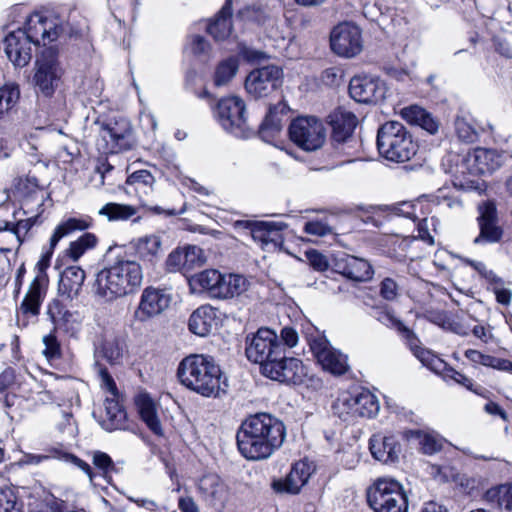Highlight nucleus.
Returning a JSON list of instances; mask_svg holds the SVG:
<instances>
[{
    "instance_id": "obj_1",
    "label": "nucleus",
    "mask_w": 512,
    "mask_h": 512,
    "mask_svg": "<svg viewBox=\"0 0 512 512\" xmlns=\"http://www.w3.org/2000/svg\"><path fill=\"white\" fill-rule=\"evenodd\" d=\"M285 438L284 423L265 412L248 416L241 423L236 435L239 452L251 461L270 458L282 446Z\"/></svg>"
},
{
    "instance_id": "obj_2",
    "label": "nucleus",
    "mask_w": 512,
    "mask_h": 512,
    "mask_svg": "<svg viewBox=\"0 0 512 512\" xmlns=\"http://www.w3.org/2000/svg\"><path fill=\"white\" fill-rule=\"evenodd\" d=\"M177 376L182 385L203 397H220L228 388L227 378L209 355L186 356L178 366Z\"/></svg>"
},
{
    "instance_id": "obj_3",
    "label": "nucleus",
    "mask_w": 512,
    "mask_h": 512,
    "mask_svg": "<svg viewBox=\"0 0 512 512\" xmlns=\"http://www.w3.org/2000/svg\"><path fill=\"white\" fill-rule=\"evenodd\" d=\"M143 281L141 265L134 260H118L100 270L95 277L93 290L97 296L113 301L135 293Z\"/></svg>"
},
{
    "instance_id": "obj_4",
    "label": "nucleus",
    "mask_w": 512,
    "mask_h": 512,
    "mask_svg": "<svg viewBox=\"0 0 512 512\" xmlns=\"http://www.w3.org/2000/svg\"><path fill=\"white\" fill-rule=\"evenodd\" d=\"M369 314L386 327L397 330L421 363L443 380H446L448 364L431 351L422 348L420 340L415 333L406 327L390 308L386 305L372 306Z\"/></svg>"
},
{
    "instance_id": "obj_5",
    "label": "nucleus",
    "mask_w": 512,
    "mask_h": 512,
    "mask_svg": "<svg viewBox=\"0 0 512 512\" xmlns=\"http://www.w3.org/2000/svg\"><path fill=\"white\" fill-rule=\"evenodd\" d=\"M373 512H408V496L403 485L388 477L376 479L366 491Z\"/></svg>"
},
{
    "instance_id": "obj_6",
    "label": "nucleus",
    "mask_w": 512,
    "mask_h": 512,
    "mask_svg": "<svg viewBox=\"0 0 512 512\" xmlns=\"http://www.w3.org/2000/svg\"><path fill=\"white\" fill-rule=\"evenodd\" d=\"M193 284L206 291L210 297L227 299L245 292L249 282L242 275H224L215 269H207L192 278Z\"/></svg>"
},
{
    "instance_id": "obj_7",
    "label": "nucleus",
    "mask_w": 512,
    "mask_h": 512,
    "mask_svg": "<svg viewBox=\"0 0 512 512\" xmlns=\"http://www.w3.org/2000/svg\"><path fill=\"white\" fill-rule=\"evenodd\" d=\"M124 348L123 339L113 333L105 334L94 348V370L100 377L102 386L112 395L117 393L116 383L101 361L105 360L111 366L120 364Z\"/></svg>"
},
{
    "instance_id": "obj_8",
    "label": "nucleus",
    "mask_w": 512,
    "mask_h": 512,
    "mask_svg": "<svg viewBox=\"0 0 512 512\" xmlns=\"http://www.w3.org/2000/svg\"><path fill=\"white\" fill-rule=\"evenodd\" d=\"M284 345L277 334L269 328H260L251 337L246 338L245 353L251 362L260 365L261 373L270 361L283 357Z\"/></svg>"
},
{
    "instance_id": "obj_9",
    "label": "nucleus",
    "mask_w": 512,
    "mask_h": 512,
    "mask_svg": "<svg viewBox=\"0 0 512 512\" xmlns=\"http://www.w3.org/2000/svg\"><path fill=\"white\" fill-rule=\"evenodd\" d=\"M377 148L386 160L401 163L415 155L417 145L406 130H377Z\"/></svg>"
},
{
    "instance_id": "obj_10",
    "label": "nucleus",
    "mask_w": 512,
    "mask_h": 512,
    "mask_svg": "<svg viewBox=\"0 0 512 512\" xmlns=\"http://www.w3.org/2000/svg\"><path fill=\"white\" fill-rule=\"evenodd\" d=\"M63 73L57 50L45 48L35 61L33 83L39 92L50 97L59 86Z\"/></svg>"
},
{
    "instance_id": "obj_11",
    "label": "nucleus",
    "mask_w": 512,
    "mask_h": 512,
    "mask_svg": "<svg viewBox=\"0 0 512 512\" xmlns=\"http://www.w3.org/2000/svg\"><path fill=\"white\" fill-rule=\"evenodd\" d=\"M288 128H322V121L315 115L292 116V111L287 104L279 102L271 105L258 128H282L288 124Z\"/></svg>"
},
{
    "instance_id": "obj_12",
    "label": "nucleus",
    "mask_w": 512,
    "mask_h": 512,
    "mask_svg": "<svg viewBox=\"0 0 512 512\" xmlns=\"http://www.w3.org/2000/svg\"><path fill=\"white\" fill-rule=\"evenodd\" d=\"M282 70L275 65L252 70L245 79V89L255 99L267 97L282 83Z\"/></svg>"
},
{
    "instance_id": "obj_13",
    "label": "nucleus",
    "mask_w": 512,
    "mask_h": 512,
    "mask_svg": "<svg viewBox=\"0 0 512 512\" xmlns=\"http://www.w3.org/2000/svg\"><path fill=\"white\" fill-rule=\"evenodd\" d=\"M387 88L376 76L356 75L349 82V94L352 99L364 104H377L385 99Z\"/></svg>"
},
{
    "instance_id": "obj_14",
    "label": "nucleus",
    "mask_w": 512,
    "mask_h": 512,
    "mask_svg": "<svg viewBox=\"0 0 512 512\" xmlns=\"http://www.w3.org/2000/svg\"><path fill=\"white\" fill-rule=\"evenodd\" d=\"M310 349L322 368L333 375H343L348 370L347 357L334 349L324 336L309 339Z\"/></svg>"
},
{
    "instance_id": "obj_15",
    "label": "nucleus",
    "mask_w": 512,
    "mask_h": 512,
    "mask_svg": "<svg viewBox=\"0 0 512 512\" xmlns=\"http://www.w3.org/2000/svg\"><path fill=\"white\" fill-rule=\"evenodd\" d=\"M504 163L503 154L494 149L476 148L472 153H468L460 165H457L461 173L468 170L472 176L486 173H493Z\"/></svg>"
},
{
    "instance_id": "obj_16",
    "label": "nucleus",
    "mask_w": 512,
    "mask_h": 512,
    "mask_svg": "<svg viewBox=\"0 0 512 512\" xmlns=\"http://www.w3.org/2000/svg\"><path fill=\"white\" fill-rule=\"evenodd\" d=\"M330 45L337 55L354 57L362 51L361 31L354 24L341 23L332 30Z\"/></svg>"
},
{
    "instance_id": "obj_17",
    "label": "nucleus",
    "mask_w": 512,
    "mask_h": 512,
    "mask_svg": "<svg viewBox=\"0 0 512 512\" xmlns=\"http://www.w3.org/2000/svg\"><path fill=\"white\" fill-rule=\"evenodd\" d=\"M264 376L287 384H301L306 376V370L301 360L294 357H286L285 351L280 359L266 364Z\"/></svg>"
},
{
    "instance_id": "obj_18",
    "label": "nucleus",
    "mask_w": 512,
    "mask_h": 512,
    "mask_svg": "<svg viewBox=\"0 0 512 512\" xmlns=\"http://www.w3.org/2000/svg\"><path fill=\"white\" fill-rule=\"evenodd\" d=\"M479 216L477 218L480 233L474 239L475 244L499 242L503 235L502 228L498 225L496 206L487 201L478 205Z\"/></svg>"
},
{
    "instance_id": "obj_19",
    "label": "nucleus",
    "mask_w": 512,
    "mask_h": 512,
    "mask_svg": "<svg viewBox=\"0 0 512 512\" xmlns=\"http://www.w3.org/2000/svg\"><path fill=\"white\" fill-rule=\"evenodd\" d=\"M172 301V297L165 290L147 287L142 291L135 317L145 322L165 311Z\"/></svg>"
},
{
    "instance_id": "obj_20",
    "label": "nucleus",
    "mask_w": 512,
    "mask_h": 512,
    "mask_svg": "<svg viewBox=\"0 0 512 512\" xmlns=\"http://www.w3.org/2000/svg\"><path fill=\"white\" fill-rule=\"evenodd\" d=\"M333 269L335 272L356 282L368 281L374 274L373 268L367 260L345 253L334 256Z\"/></svg>"
},
{
    "instance_id": "obj_21",
    "label": "nucleus",
    "mask_w": 512,
    "mask_h": 512,
    "mask_svg": "<svg viewBox=\"0 0 512 512\" xmlns=\"http://www.w3.org/2000/svg\"><path fill=\"white\" fill-rule=\"evenodd\" d=\"M196 487L201 499L211 507H223L229 498L227 484L215 473L200 477Z\"/></svg>"
},
{
    "instance_id": "obj_22",
    "label": "nucleus",
    "mask_w": 512,
    "mask_h": 512,
    "mask_svg": "<svg viewBox=\"0 0 512 512\" xmlns=\"http://www.w3.org/2000/svg\"><path fill=\"white\" fill-rule=\"evenodd\" d=\"M62 30L63 28L54 23V21L40 14H34L29 17L26 30L23 31L26 33L31 45L43 44L45 46L47 43L56 40Z\"/></svg>"
},
{
    "instance_id": "obj_23",
    "label": "nucleus",
    "mask_w": 512,
    "mask_h": 512,
    "mask_svg": "<svg viewBox=\"0 0 512 512\" xmlns=\"http://www.w3.org/2000/svg\"><path fill=\"white\" fill-rule=\"evenodd\" d=\"M312 471L313 469L308 462H296L286 477L273 480L271 487L276 493L298 494L301 488L308 482Z\"/></svg>"
},
{
    "instance_id": "obj_24",
    "label": "nucleus",
    "mask_w": 512,
    "mask_h": 512,
    "mask_svg": "<svg viewBox=\"0 0 512 512\" xmlns=\"http://www.w3.org/2000/svg\"><path fill=\"white\" fill-rule=\"evenodd\" d=\"M4 51L16 67H24L31 60V43L21 29L13 31L5 37Z\"/></svg>"
},
{
    "instance_id": "obj_25",
    "label": "nucleus",
    "mask_w": 512,
    "mask_h": 512,
    "mask_svg": "<svg viewBox=\"0 0 512 512\" xmlns=\"http://www.w3.org/2000/svg\"><path fill=\"white\" fill-rule=\"evenodd\" d=\"M216 116L223 126L240 128L246 122V106L243 99L238 96L222 98L217 103Z\"/></svg>"
},
{
    "instance_id": "obj_26",
    "label": "nucleus",
    "mask_w": 512,
    "mask_h": 512,
    "mask_svg": "<svg viewBox=\"0 0 512 512\" xmlns=\"http://www.w3.org/2000/svg\"><path fill=\"white\" fill-rule=\"evenodd\" d=\"M369 449L376 460L388 464L398 461L401 445L394 435L379 433L370 438Z\"/></svg>"
},
{
    "instance_id": "obj_27",
    "label": "nucleus",
    "mask_w": 512,
    "mask_h": 512,
    "mask_svg": "<svg viewBox=\"0 0 512 512\" xmlns=\"http://www.w3.org/2000/svg\"><path fill=\"white\" fill-rule=\"evenodd\" d=\"M92 220L89 217H83V218H68L67 220L61 222L54 230V233L52 234L50 238V252L45 254L42 259L38 262L39 268L42 270L43 268L47 267L49 265V260L52 255L53 249L56 247L58 242L76 232V231H82L91 226Z\"/></svg>"
},
{
    "instance_id": "obj_28",
    "label": "nucleus",
    "mask_w": 512,
    "mask_h": 512,
    "mask_svg": "<svg viewBox=\"0 0 512 512\" xmlns=\"http://www.w3.org/2000/svg\"><path fill=\"white\" fill-rule=\"evenodd\" d=\"M135 405L141 420L149 430L157 436H163L164 432L159 418V405L147 393L137 395Z\"/></svg>"
},
{
    "instance_id": "obj_29",
    "label": "nucleus",
    "mask_w": 512,
    "mask_h": 512,
    "mask_svg": "<svg viewBox=\"0 0 512 512\" xmlns=\"http://www.w3.org/2000/svg\"><path fill=\"white\" fill-rule=\"evenodd\" d=\"M85 272L78 266H69L60 275L58 292L67 299L76 298L83 286Z\"/></svg>"
},
{
    "instance_id": "obj_30",
    "label": "nucleus",
    "mask_w": 512,
    "mask_h": 512,
    "mask_svg": "<svg viewBox=\"0 0 512 512\" xmlns=\"http://www.w3.org/2000/svg\"><path fill=\"white\" fill-rule=\"evenodd\" d=\"M137 257L155 265L162 256V240L157 235H146L132 242Z\"/></svg>"
},
{
    "instance_id": "obj_31",
    "label": "nucleus",
    "mask_w": 512,
    "mask_h": 512,
    "mask_svg": "<svg viewBox=\"0 0 512 512\" xmlns=\"http://www.w3.org/2000/svg\"><path fill=\"white\" fill-rule=\"evenodd\" d=\"M216 312L211 306H201L189 318V330L201 337L209 335L216 326Z\"/></svg>"
},
{
    "instance_id": "obj_32",
    "label": "nucleus",
    "mask_w": 512,
    "mask_h": 512,
    "mask_svg": "<svg viewBox=\"0 0 512 512\" xmlns=\"http://www.w3.org/2000/svg\"><path fill=\"white\" fill-rule=\"evenodd\" d=\"M46 277L36 276L31 282L29 289L20 305V310L24 314L37 316L45 293Z\"/></svg>"
},
{
    "instance_id": "obj_33",
    "label": "nucleus",
    "mask_w": 512,
    "mask_h": 512,
    "mask_svg": "<svg viewBox=\"0 0 512 512\" xmlns=\"http://www.w3.org/2000/svg\"><path fill=\"white\" fill-rule=\"evenodd\" d=\"M232 0H226L215 19L207 26L208 33L217 41L227 39L232 33Z\"/></svg>"
},
{
    "instance_id": "obj_34",
    "label": "nucleus",
    "mask_w": 512,
    "mask_h": 512,
    "mask_svg": "<svg viewBox=\"0 0 512 512\" xmlns=\"http://www.w3.org/2000/svg\"><path fill=\"white\" fill-rule=\"evenodd\" d=\"M101 425L107 431L130 429L127 413L117 400L106 399L105 416L102 419Z\"/></svg>"
},
{
    "instance_id": "obj_35",
    "label": "nucleus",
    "mask_w": 512,
    "mask_h": 512,
    "mask_svg": "<svg viewBox=\"0 0 512 512\" xmlns=\"http://www.w3.org/2000/svg\"><path fill=\"white\" fill-rule=\"evenodd\" d=\"M285 228L287 224L283 222L260 221L254 230V240L260 242L263 248L269 245L277 247L283 242L281 232Z\"/></svg>"
},
{
    "instance_id": "obj_36",
    "label": "nucleus",
    "mask_w": 512,
    "mask_h": 512,
    "mask_svg": "<svg viewBox=\"0 0 512 512\" xmlns=\"http://www.w3.org/2000/svg\"><path fill=\"white\" fill-rule=\"evenodd\" d=\"M325 130H287V135L299 148L314 151L325 142Z\"/></svg>"
},
{
    "instance_id": "obj_37",
    "label": "nucleus",
    "mask_w": 512,
    "mask_h": 512,
    "mask_svg": "<svg viewBox=\"0 0 512 512\" xmlns=\"http://www.w3.org/2000/svg\"><path fill=\"white\" fill-rule=\"evenodd\" d=\"M400 115L411 126L419 128H438L439 126V122L430 112L416 104L402 108Z\"/></svg>"
},
{
    "instance_id": "obj_38",
    "label": "nucleus",
    "mask_w": 512,
    "mask_h": 512,
    "mask_svg": "<svg viewBox=\"0 0 512 512\" xmlns=\"http://www.w3.org/2000/svg\"><path fill=\"white\" fill-rule=\"evenodd\" d=\"M102 139L110 153L129 150L134 144L131 130H103Z\"/></svg>"
},
{
    "instance_id": "obj_39",
    "label": "nucleus",
    "mask_w": 512,
    "mask_h": 512,
    "mask_svg": "<svg viewBox=\"0 0 512 512\" xmlns=\"http://www.w3.org/2000/svg\"><path fill=\"white\" fill-rule=\"evenodd\" d=\"M355 412L357 417L371 418L377 415L379 403L375 395L368 390H355Z\"/></svg>"
},
{
    "instance_id": "obj_40",
    "label": "nucleus",
    "mask_w": 512,
    "mask_h": 512,
    "mask_svg": "<svg viewBox=\"0 0 512 512\" xmlns=\"http://www.w3.org/2000/svg\"><path fill=\"white\" fill-rule=\"evenodd\" d=\"M326 122L331 128H356L361 124L359 117L344 106H339L331 111Z\"/></svg>"
},
{
    "instance_id": "obj_41",
    "label": "nucleus",
    "mask_w": 512,
    "mask_h": 512,
    "mask_svg": "<svg viewBox=\"0 0 512 512\" xmlns=\"http://www.w3.org/2000/svg\"><path fill=\"white\" fill-rule=\"evenodd\" d=\"M98 214L110 222L126 221L137 214V208L128 204L109 202L99 209Z\"/></svg>"
},
{
    "instance_id": "obj_42",
    "label": "nucleus",
    "mask_w": 512,
    "mask_h": 512,
    "mask_svg": "<svg viewBox=\"0 0 512 512\" xmlns=\"http://www.w3.org/2000/svg\"><path fill=\"white\" fill-rule=\"evenodd\" d=\"M354 391L342 392L332 405L333 413L343 421L356 419Z\"/></svg>"
},
{
    "instance_id": "obj_43",
    "label": "nucleus",
    "mask_w": 512,
    "mask_h": 512,
    "mask_svg": "<svg viewBox=\"0 0 512 512\" xmlns=\"http://www.w3.org/2000/svg\"><path fill=\"white\" fill-rule=\"evenodd\" d=\"M239 63L237 58L229 57L218 63L214 72V85L217 87L227 85L237 74Z\"/></svg>"
},
{
    "instance_id": "obj_44",
    "label": "nucleus",
    "mask_w": 512,
    "mask_h": 512,
    "mask_svg": "<svg viewBox=\"0 0 512 512\" xmlns=\"http://www.w3.org/2000/svg\"><path fill=\"white\" fill-rule=\"evenodd\" d=\"M97 237L93 233H84L77 240L70 243L67 249V255L74 261H77L84 253L96 247Z\"/></svg>"
},
{
    "instance_id": "obj_45",
    "label": "nucleus",
    "mask_w": 512,
    "mask_h": 512,
    "mask_svg": "<svg viewBox=\"0 0 512 512\" xmlns=\"http://www.w3.org/2000/svg\"><path fill=\"white\" fill-rule=\"evenodd\" d=\"M485 499L490 503H496L500 508L512 511V484L489 489L485 493Z\"/></svg>"
},
{
    "instance_id": "obj_46",
    "label": "nucleus",
    "mask_w": 512,
    "mask_h": 512,
    "mask_svg": "<svg viewBox=\"0 0 512 512\" xmlns=\"http://www.w3.org/2000/svg\"><path fill=\"white\" fill-rule=\"evenodd\" d=\"M411 438L418 441L420 449L425 454H434L442 447V442L437 435L421 430H412L409 432Z\"/></svg>"
},
{
    "instance_id": "obj_47",
    "label": "nucleus",
    "mask_w": 512,
    "mask_h": 512,
    "mask_svg": "<svg viewBox=\"0 0 512 512\" xmlns=\"http://www.w3.org/2000/svg\"><path fill=\"white\" fill-rule=\"evenodd\" d=\"M92 463L99 471L98 475L103 477L108 483L111 481L112 474L118 472L112 458L105 452L94 451L92 454Z\"/></svg>"
},
{
    "instance_id": "obj_48",
    "label": "nucleus",
    "mask_w": 512,
    "mask_h": 512,
    "mask_svg": "<svg viewBox=\"0 0 512 512\" xmlns=\"http://www.w3.org/2000/svg\"><path fill=\"white\" fill-rule=\"evenodd\" d=\"M231 134L238 139L247 140L250 138H259L263 142L281 147L277 141V134L280 130H228Z\"/></svg>"
},
{
    "instance_id": "obj_49",
    "label": "nucleus",
    "mask_w": 512,
    "mask_h": 512,
    "mask_svg": "<svg viewBox=\"0 0 512 512\" xmlns=\"http://www.w3.org/2000/svg\"><path fill=\"white\" fill-rule=\"evenodd\" d=\"M48 315L54 325L58 327L74 321V314L57 299L49 303Z\"/></svg>"
},
{
    "instance_id": "obj_50",
    "label": "nucleus",
    "mask_w": 512,
    "mask_h": 512,
    "mask_svg": "<svg viewBox=\"0 0 512 512\" xmlns=\"http://www.w3.org/2000/svg\"><path fill=\"white\" fill-rule=\"evenodd\" d=\"M155 183V177L148 170H137L132 172L126 179V185L135 188V191L147 192Z\"/></svg>"
},
{
    "instance_id": "obj_51",
    "label": "nucleus",
    "mask_w": 512,
    "mask_h": 512,
    "mask_svg": "<svg viewBox=\"0 0 512 512\" xmlns=\"http://www.w3.org/2000/svg\"><path fill=\"white\" fill-rule=\"evenodd\" d=\"M40 223V213H38L27 219L19 220L12 226L11 232L16 236L19 246L29 237L32 227Z\"/></svg>"
},
{
    "instance_id": "obj_52",
    "label": "nucleus",
    "mask_w": 512,
    "mask_h": 512,
    "mask_svg": "<svg viewBox=\"0 0 512 512\" xmlns=\"http://www.w3.org/2000/svg\"><path fill=\"white\" fill-rule=\"evenodd\" d=\"M185 268L192 269L196 266H201L205 262L203 250L195 245H188L183 247Z\"/></svg>"
},
{
    "instance_id": "obj_53",
    "label": "nucleus",
    "mask_w": 512,
    "mask_h": 512,
    "mask_svg": "<svg viewBox=\"0 0 512 512\" xmlns=\"http://www.w3.org/2000/svg\"><path fill=\"white\" fill-rule=\"evenodd\" d=\"M0 512H21L14 492L9 489H0Z\"/></svg>"
},
{
    "instance_id": "obj_54",
    "label": "nucleus",
    "mask_w": 512,
    "mask_h": 512,
    "mask_svg": "<svg viewBox=\"0 0 512 512\" xmlns=\"http://www.w3.org/2000/svg\"><path fill=\"white\" fill-rule=\"evenodd\" d=\"M62 455V450L58 448H51L47 450V454H32L25 453L21 459V463L25 465H38L43 461H46L51 458L60 459Z\"/></svg>"
},
{
    "instance_id": "obj_55",
    "label": "nucleus",
    "mask_w": 512,
    "mask_h": 512,
    "mask_svg": "<svg viewBox=\"0 0 512 512\" xmlns=\"http://www.w3.org/2000/svg\"><path fill=\"white\" fill-rule=\"evenodd\" d=\"M309 265L316 271L323 272L329 268V261L325 255L317 250H309L305 253Z\"/></svg>"
},
{
    "instance_id": "obj_56",
    "label": "nucleus",
    "mask_w": 512,
    "mask_h": 512,
    "mask_svg": "<svg viewBox=\"0 0 512 512\" xmlns=\"http://www.w3.org/2000/svg\"><path fill=\"white\" fill-rule=\"evenodd\" d=\"M43 343L45 345L43 353L47 359H55L61 356L60 344L54 334L45 335Z\"/></svg>"
},
{
    "instance_id": "obj_57",
    "label": "nucleus",
    "mask_w": 512,
    "mask_h": 512,
    "mask_svg": "<svg viewBox=\"0 0 512 512\" xmlns=\"http://www.w3.org/2000/svg\"><path fill=\"white\" fill-rule=\"evenodd\" d=\"M183 248L174 249L166 259V269L169 272L179 271L182 267L185 268Z\"/></svg>"
},
{
    "instance_id": "obj_58",
    "label": "nucleus",
    "mask_w": 512,
    "mask_h": 512,
    "mask_svg": "<svg viewBox=\"0 0 512 512\" xmlns=\"http://www.w3.org/2000/svg\"><path fill=\"white\" fill-rule=\"evenodd\" d=\"M114 170L115 167L110 164L107 159H98L94 169V172L99 175L98 185L103 186L106 183V179L110 180L111 174ZM108 183L113 184L112 181H109Z\"/></svg>"
},
{
    "instance_id": "obj_59",
    "label": "nucleus",
    "mask_w": 512,
    "mask_h": 512,
    "mask_svg": "<svg viewBox=\"0 0 512 512\" xmlns=\"http://www.w3.org/2000/svg\"><path fill=\"white\" fill-rule=\"evenodd\" d=\"M387 209L390 211V216H403L414 221L417 219L415 205L411 202H402Z\"/></svg>"
},
{
    "instance_id": "obj_60",
    "label": "nucleus",
    "mask_w": 512,
    "mask_h": 512,
    "mask_svg": "<svg viewBox=\"0 0 512 512\" xmlns=\"http://www.w3.org/2000/svg\"><path fill=\"white\" fill-rule=\"evenodd\" d=\"M494 50L507 59H512V34L509 38L496 36L492 40Z\"/></svg>"
},
{
    "instance_id": "obj_61",
    "label": "nucleus",
    "mask_w": 512,
    "mask_h": 512,
    "mask_svg": "<svg viewBox=\"0 0 512 512\" xmlns=\"http://www.w3.org/2000/svg\"><path fill=\"white\" fill-rule=\"evenodd\" d=\"M239 15L247 20L262 23L266 18V11L262 6H249L239 11Z\"/></svg>"
},
{
    "instance_id": "obj_62",
    "label": "nucleus",
    "mask_w": 512,
    "mask_h": 512,
    "mask_svg": "<svg viewBox=\"0 0 512 512\" xmlns=\"http://www.w3.org/2000/svg\"><path fill=\"white\" fill-rule=\"evenodd\" d=\"M304 231L315 236H326L332 233V228L322 221H310L305 224Z\"/></svg>"
},
{
    "instance_id": "obj_63",
    "label": "nucleus",
    "mask_w": 512,
    "mask_h": 512,
    "mask_svg": "<svg viewBox=\"0 0 512 512\" xmlns=\"http://www.w3.org/2000/svg\"><path fill=\"white\" fill-rule=\"evenodd\" d=\"M398 294V285L392 278H385L380 284V295L388 301L394 300Z\"/></svg>"
},
{
    "instance_id": "obj_64",
    "label": "nucleus",
    "mask_w": 512,
    "mask_h": 512,
    "mask_svg": "<svg viewBox=\"0 0 512 512\" xmlns=\"http://www.w3.org/2000/svg\"><path fill=\"white\" fill-rule=\"evenodd\" d=\"M321 80L327 86H339L342 80V71L336 67L328 68L322 72Z\"/></svg>"
}]
</instances>
